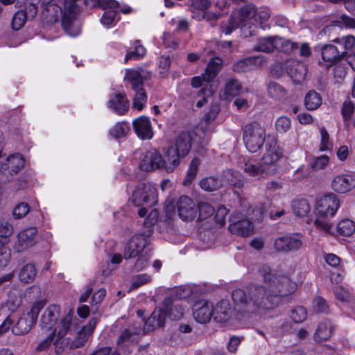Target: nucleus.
Instances as JSON below:
<instances>
[{"label":"nucleus","instance_id":"obj_45","mask_svg":"<svg viewBox=\"0 0 355 355\" xmlns=\"http://www.w3.org/2000/svg\"><path fill=\"white\" fill-rule=\"evenodd\" d=\"M146 54V49L139 44V42H136L134 51L128 52L125 57V62H127L131 60H138L142 58Z\"/></svg>","mask_w":355,"mask_h":355},{"label":"nucleus","instance_id":"obj_39","mask_svg":"<svg viewBox=\"0 0 355 355\" xmlns=\"http://www.w3.org/2000/svg\"><path fill=\"white\" fill-rule=\"evenodd\" d=\"M334 42L338 44L337 47L340 49V52H344L343 55L344 57L347 54V51L351 50L355 45V37L349 35L340 38H336Z\"/></svg>","mask_w":355,"mask_h":355},{"label":"nucleus","instance_id":"obj_8","mask_svg":"<svg viewBox=\"0 0 355 355\" xmlns=\"http://www.w3.org/2000/svg\"><path fill=\"white\" fill-rule=\"evenodd\" d=\"M302 236L297 234H286L274 241V248L277 252H295L302 245Z\"/></svg>","mask_w":355,"mask_h":355},{"label":"nucleus","instance_id":"obj_60","mask_svg":"<svg viewBox=\"0 0 355 355\" xmlns=\"http://www.w3.org/2000/svg\"><path fill=\"white\" fill-rule=\"evenodd\" d=\"M73 315V310L71 309L69 311L68 313L65 315V317L62 320V329L59 332H62V335L65 334L67 331L70 329Z\"/></svg>","mask_w":355,"mask_h":355},{"label":"nucleus","instance_id":"obj_50","mask_svg":"<svg viewBox=\"0 0 355 355\" xmlns=\"http://www.w3.org/2000/svg\"><path fill=\"white\" fill-rule=\"evenodd\" d=\"M307 317V312L304 307L296 306L291 311V318L296 323L302 322Z\"/></svg>","mask_w":355,"mask_h":355},{"label":"nucleus","instance_id":"obj_62","mask_svg":"<svg viewBox=\"0 0 355 355\" xmlns=\"http://www.w3.org/2000/svg\"><path fill=\"white\" fill-rule=\"evenodd\" d=\"M45 305L46 300H40L39 301L35 302L32 306L31 309L27 312L31 315L33 316L35 319L37 320L39 313L44 307Z\"/></svg>","mask_w":355,"mask_h":355},{"label":"nucleus","instance_id":"obj_44","mask_svg":"<svg viewBox=\"0 0 355 355\" xmlns=\"http://www.w3.org/2000/svg\"><path fill=\"white\" fill-rule=\"evenodd\" d=\"M147 94L145 90H138L133 97L132 107L141 111L147 103Z\"/></svg>","mask_w":355,"mask_h":355},{"label":"nucleus","instance_id":"obj_14","mask_svg":"<svg viewBox=\"0 0 355 355\" xmlns=\"http://www.w3.org/2000/svg\"><path fill=\"white\" fill-rule=\"evenodd\" d=\"M132 127L135 133L140 139L148 140L153 138V127L148 116H141L133 120Z\"/></svg>","mask_w":355,"mask_h":355},{"label":"nucleus","instance_id":"obj_2","mask_svg":"<svg viewBox=\"0 0 355 355\" xmlns=\"http://www.w3.org/2000/svg\"><path fill=\"white\" fill-rule=\"evenodd\" d=\"M196 137L195 132L189 130L182 131L177 135L173 144L166 150L169 170H175L180 164V159L188 155Z\"/></svg>","mask_w":355,"mask_h":355},{"label":"nucleus","instance_id":"obj_58","mask_svg":"<svg viewBox=\"0 0 355 355\" xmlns=\"http://www.w3.org/2000/svg\"><path fill=\"white\" fill-rule=\"evenodd\" d=\"M211 6L210 0H191L189 10L193 12L195 10L204 11Z\"/></svg>","mask_w":355,"mask_h":355},{"label":"nucleus","instance_id":"obj_33","mask_svg":"<svg viewBox=\"0 0 355 355\" xmlns=\"http://www.w3.org/2000/svg\"><path fill=\"white\" fill-rule=\"evenodd\" d=\"M165 315L161 311H154L145 321L144 329L150 331L155 327H162L164 325Z\"/></svg>","mask_w":355,"mask_h":355},{"label":"nucleus","instance_id":"obj_64","mask_svg":"<svg viewBox=\"0 0 355 355\" xmlns=\"http://www.w3.org/2000/svg\"><path fill=\"white\" fill-rule=\"evenodd\" d=\"M327 217L328 216H320L318 215L317 218L314 221L315 225L317 227H318L321 230H323L326 232L330 230L331 225L327 221Z\"/></svg>","mask_w":355,"mask_h":355},{"label":"nucleus","instance_id":"obj_12","mask_svg":"<svg viewBox=\"0 0 355 355\" xmlns=\"http://www.w3.org/2000/svg\"><path fill=\"white\" fill-rule=\"evenodd\" d=\"M42 21L44 24L51 25L57 22L61 15H64L62 7L59 1H51L48 3H43L42 1Z\"/></svg>","mask_w":355,"mask_h":355},{"label":"nucleus","instance_id":"obj_28","mask_svg":"<svg viewBox=\"0 0 355 355\" xmlns=\"http://www.w3.org/2000/svg\"><path fill=\"white\" fill-rule=\"evenodd\" d=\"M37 232V230L35 227H30L19 233L18 241L21 250L28 248L35 244Z\"/></svg>","mask_w":355,"mask_h":355},{"label":"nucleus","instance_id":"obj_63","mask_svg":"<svg viewBox=\"0 0 355 355\" xmlns=\"http://www.w3.org/2000/svg\"><path fill=\"white\" fill-rule=\"evenodd\" d=\"M239 27V23L236 19L234 17H230L228 23L221 27L222 32L225 35L231 34L233 31Z\"/></svg>","mask_w":355,"mask_h":355},{"label":"nucleus","instance_id":"obj_24","mask_svg":"<svg viewBox=\"0 0 355 355\" xmlns=\"http://www.w3.org/2000/svg\"><path fill=\"white\" fill-rule=\"evenodd\" d=\"M223 64L222 60L218 57H214L207 64L203 73L204 81L209 83L212 82L221 70Z\"/></svg>","mask_w":355,"mask_h":355},{"label":"nucleus","instance_id":"obj_22","mask_svg":"<svg viewBox=\"0 0 355 355\" xmlns=\"http://www.w3.org/2000/svg\"><path fill=\"white\" fill-rule=\"evenodd\" d=\"M241 168L245 173L251 177L259 178L270 175L261 161L256 162L250 159L245 161Z\"/></svg>","mask_w":355,"mask_h":355},{"label":"nucleus","instance_id":"obj_42","mask_svg":"<svg viewBox=\"0 0 355 355\" xmlns=\"http://www.w3.org/2000/svg\"><path fill=\"white\" fill-rule=\"evenodd\" d=\"M141 332L140 328L129 327L125 329L117 339L118 345H125L133 340V337Z\"/></svg>","mask_w":355,"mask_h":355},{"label":"nucleus","instance_id":"obj_1","mask_svg":"<svg viewBox=\"0 0 355 355\" xmlns=\"http://www.w3.org/2000/svg\"><path fill=\"white\" fill-rule=\"evenodd\" d=\"M258 272L263 282L262 286L251 285L233 291L232 298L241 311L257 313L261 309H270L277 303L279 296L293 292L294 286L285 275L273 272L267 265L261 266Z\"/></svg>","mask_w":355,"mask_h":355},{"label":"nucleus","instance_id":"obj_6","mask_svg":"<svg viewBox=\"0 0 355 355\" xmlns=\"http://www.w3.org/2000/svg\"><path fill=\"white\" fill-rule=\"evenodd\" d=\"M265 148L266 152L262 157L261 162L269 172V174L272 175L277 171V163L282 156V152L275 139L268 141Z\"/></svg>","mask_w":355,"mask_h":355},{"label":"nucleus","instance_id":"obj_52","mask_svg":"<svg viewBox=\"0 0 355 355\" xmlns=\"http://www.w3.org/2000/svg\"><path fill=\"white\" fill-rule=\"evenodd\" d=\"M30 211V207L27 202H20L17 204L12 211L13 216L16 219H19L25 216Z\"/></svg>","mask_w":355,"mask_h":355},{"label":"nucleus","instance_id":"obj_35","mask_svg":"<svg viewBox=\"0 0 355 355\" xmlns=\"http://www.w3.org/2000/svg\"><path fill=\"white\" fill-rule=\"evenodd\" d=\"M130 132V125L126 121L116 123L110 130V135L115 139H119L127 136Z\"/></svg>","mask_w":355,"mask_h":355},{"label":"nucleus","instance_id":"obj_46","mask_svg":"<svg viewBox=\"0 0 355 355\" xmlns=\"http://www.w3.org/2000/svg\"><path fill=\"white\" fill-rule=\"evenodd\" d=\"M327 155H321L309 161V166L314 171L323 169L329 163Z\"/></svg>","mask_w":355,"mask_h":355},{"label":"nucleus","instance_id":"obj_59","mask_svg":"<svg viewBox=\"0 0 355 355\" xmlns=\"http://www.w3.org/2000/svg\"><path fill=\"white\" fill-rule=\"evenodd\" d=\"M228 214V210L224 206H220L218 208L214 216V220L220 226H223L225 224V217Z\"/></svg>","mask_w":355,"mask_h":355},{"label":"nucleus","instance_id":"obj_30","mask_svg":"<svg viewBox=\"0 0 355 355\" xmlns=\"http://www.w3.org/2000/svg\"><path fill=\"white\" fill-rule=\"evenodd\" d=\"M262 62V58L260 56H252L242 59L235 63L232 69L234 71L238 73L246 72L252 69L257 64V62Z\"/></svg>","mask_w":355,"mask_h":355},{"label":"nucleus","instance_id":"obj_27","mask_svg":"<svg viewBox=\"0 0 355 355\" xmlns=\"http://www.w3.org/2000/svg\"><path fill=\"white\" fill-rule=\"evenodd\" d=\"M333 327L329 320L321 322L314 334L313 339L317 343H322L327 340L332 335Z\"/></svg>","mask_w":355,"mask_h":355},{"label":"nucleus","instance_id":"obj_53","mask_svg":"<svg viewBox=\"0 0 355 355\" xmlns=\"http://www.w3.org/2000/svg\"><path fill=\"white\" fill-rule=\"evenodd\" d=\"M55 336V331H53L46 338L42 340L38 343L35 348V351L37 352H46L49 347L51 345Z\"/></svg>","mask_w":355,"mask_h":355},{"label":"nucleus","instance_id":"obj_3","mask_svg":"<svg viewBox=\"0 0 355 355\" xmlns=\"http://www.w3.org/2000/svg\"><path fill=\"white\" fill-rule=\"evenodd\" d=\"M265 138V129L259 123L253 121L245 126L243 132V139L246 148L250 152H257L263 145Z\"/></svg>","mask_w":355,"mask_h":355},{"label":"nucleus","instance_id":"obj_49","mask_svg":"<svg viewBox=\"0 0 355 355\" xmlns=\"http://www.w3.org/2000/svg\"><path fill=\"white\" fill-rule=\"evenodd\" d=\"M354 105L351 101H345L343 104L341 114L346 125L349 123L352 114L354 111Z\"/></svg>","mask_w":355,"mask_h":355},{"label":"nucleus","instance_id":"obj_11","mask_svg":"<svg viewBox=\"0 0 355 355\" xmlns=\"http://www.w3.org/2000/svg\"><path fill=\"white\" fill-rule=\"evenodd\" d=\"M176 209L180 218L184 221L193 220L198 213L195 202L186 196L180 197L177 202Z\"/></svg>","mask_w":355,"mask_h":355},{"label":"nucleus","instance_id":"obj_13","mask_svg":"<svg viewBox=\"0 0 355 355\" xmlns=\"http://www.w3.org/2000/svg\"><path fill=\"white\" fill-rule=\"evenodd\" d=\"M192 309L193 318L202 324L209 322L214 314L213 303L206 300L195 302Z\"/></svg>","mask_w":355,"mask_h":355},{"label":"nucleus","instance_id":"obj_9","mask_svg":"<svg viewBox=\"0 0 355 355\" xmlns=\"http://www.w3.org/2000/svg\"><path fill=\"white\" fill-rule=\"evenodd\" d=\"M339 206V200L334 193L324 195L317 201V215L320 216H333Z\"/></svg>","mask_w":355,"mask_h":355},{"label":"nucleus","instance_id":"obj_23","mask_svg":"<svg viewBox=\"0 0 355 355\" xmlns=\"http://www.w3.org/2000/svg\"><path fill=\"white\" fill-rule=\"evenodd\" d=\"M24 159L20 155L17 154L8 157L7 163L1 164L0 171L6 175V171L8 170V173L12 175L17 173L24 166Z\"/></svg>","mask_w":355,"mask_h":355},{"label":"nucleus","instance_id":"obj_25","mask_svg":"<svg viewBox=\"0 0 355 355\" xmlns=\"http://www.w3.org/2000/svg\"><path fill=\"white\" fill-rule=\"evenodd\" d=\"M340 49L333 44H327L322 48V58L329 65L335 64L340 60L344 52L340 53Z\"/></svg>","mask_w":355,"mask_h":355},{"label":"nucleus","instance_id":"obj_7","mask_svg":"<svg viewBox=\"0 0 355 355\" xmlns=\"http://www.w3.org/2000/svg\"><path fill=\"white\" fill-rule=\"evenodd\" d=\"M22 5L23 8L17 11L12 19L11 26L15 31L21 29L27 20L33 19L38 11L37 6L35 3L26 1Z\"/></svg>","mask_w":355,"mask_h":355},{"label":"nucleus","instance_id":"obj_48","mask_svg":"<svg viewBox=\"0 0 355 355\" xmlns=\"http://www.w3.org/2000/svg\"><path fill=\"white\" fill-rule=\"evenodd\" d=\"M313 307L317 313H328L329 312V306L327 302L322 297H317L313 300Z\"/></svg>","mask_w":355,"mask_h":355},{"label":"nucleus","instance_id":"obj_34","mask_svg":"<svg viewBox=\"0 0 355 355\" xmlns=\"http://www.w3.org/2000/svg\"><path fill=\"white\" fill-rule=\"evenodd\" d=\"M322 104V97L315 90H310L304 98V105L309 110H314Z\"/></svg>","mask_w":355,"mask_h":355},{"label":"nucleus","instance_id":"obj_5","mask_svg":"<svg viewBox=\"0 0 355 355\" xmlns=\"http://www.w3.org/2000/svg\"><path fill=\"white\" fill-rule=\"evenodd\" d=\"M132 202L137 207H153L157 203V190L150 184L137 185L132 196Z\"/></svg>","mask_w":355,"mask_h":355},{"label":"nucleus","instance_id":"obj_21","mask_svg":"<svg viewBox=\"0 0 355 355\" xmlns=\"http://www.w3.org/2000/svg\"><path fill=\"white\" fill-rule=\"evenodd\" d=\"M60 312L59 306L55 304L49 306L41 317L40 325L42 328L51 329L58 320Z\"/></svg>","mask_w":355,"mask_h":355},{"label":"nucleus","instance_id":"obj_37","mask_svg":"<svg viewBox=\"0 0 355 355\" xmlns=\"http://www.w3.org/2000/svg\"><path fill=\"white\" fill-rule=\"evenodd\" d=\"M292 208L296 216L304 217L310 211L311 207L307 200L302 198L293 200Z\"/></svg>","mask_w":355,"mask_h":355},{"label":"nucleus","instance_id":"obj_57","mask_svg":"<svg viewBox=\"0 0 355 355\" xmlns=\"http://www.w3.org/2000/svg\"><path fill=\"white\" fill-rule=\"evenodd\" d=\"M256 10L254 6L247 5L243 7L240 11V18L241 21L250 19L255 17Z\"/></svg>","mask_w":355,"mask_h":355},{"label":"nucleus","instance_id":"obj_51","mask_svg":"<svg viewBox=\"0 0 355 355\" xmlns=\"http://www.w3.org/2000/svg\"><path fill=\"white\" fill-rule=\"evenodd\" d=\"M69 343V340L62 335V332H58L56 339L53 342L55 345V352L57 354L62 353L65 347Z\"/></svg>","mask_w":355,"mask_h":355},{"label":"nucleus","instance_id":"obj_56","mask_svg":"<svg viewBox=\"0 0 355 355\" xmlns=\"http://www.w3.org/2000/svg\"><path fill=\"white\" fill-rule=\"evenodd\" d=\"M151 281V277L148 274H140L135 277L132 282L130 288L136 289Z\"/></svg>","mask_w":355,"mask_h":355},{"label":"nucleus","instance_id":"obj_32","mask_svg":"<svg viewBox=\"0 0 355 355\" xmlns=\"http://www.w3.org/2000/svg\"><path fill=\"white\" fill-rule=\"evenodd\" d=\"M277 36H270L259 39L257 44L254 47L256 51H262L265 53L272 52L277 49Z\"/></svg>","mask_w":355,"mask_h":355},{"label":"nucleus","instance_id":"obj_43","mask_svg":"<svg viewBox=\"0 0 355 355\" xmlns=\"http://www.w3.org/2000/svg\"><path fill=\"white\" fill-rule=\"evenodd\" d=\"M337 231L342 236H349L355 231V223L349 219L343 220L338 224Z\"/></svg>","mask_w":355,"mask_h":355},{"label":"nucleus","instance_id":"obj_16","mask_svg":"<svg viewBox=\"0 0 355 355\" xmlns=\"http://www.w3.org/2000/svg\"><path fill=\"white\" fill-rule=\"evenodd\" d=\"M331 187L337 193H347L355 187V178L351 174L337 175L334 178Z\"/></svg>","mask_w":355,"mask_h":355},{"label":"nucleus","instance_id":"obj_31","mask_svg":"<svg viewBox=\"0 0 355 355\" xmlns=\"http://www.w3.org/2000/svg\"><path fill=\"white\" fill-rule=\"evenodd\" d=\"M225 182L230 186L240 189L243 186L241 175L233 169H226L222 173V182Z\"/></svg>","mask_w":355,"mask_h":355},{"label":"nucleus","instance_id":"obj_40","mask_svg":"<svg viewBox=\"0 0 355 355\" xmlns=\"http://www.w3.org/2000/svg\"><path fill=\"white\" fill-rule=\"evenodd\" d=\"M277 49L286 53H293L299 49L298 44L291 40L277 37Z\"/></svg>","mask_w":355,"mask_h":355},{"label":"nucleus","instance_id":"obj_38","mask_svg":"<svg viewBox=\"0 0 355 355\" xmlns=\"http://www.w3.org/2000/svg\"><path fill=\"white\" fill-rule=\"evenodd\" d=\"M36 270L34 265L28 263L25 265L19 272V279L20 282L25 284L32 282L36 276Z\"/></svg>","mask_w":355,"mask_h":355},{"label":"nucleus","instance_id":"obj_55","mask_svg":"<svg viewBox=\"0 0 355 355\" xmlns=\"http://www.w3.org/2000/svg\"><path fill=\"white\" fill-rule=\"evenodd\" d=\"M291 125V121L289 118L286 116H281L278 118L275 123L277 131L281 133L286 132Z\"/></svg>","mask_w":355,"mask_h":355},{"label":"nucleus","instance_id":"obj_20","mask_svg":"<svg viewBox=\"0 0 355 355\" xmlns=\"http://www.w3.org/2000/svg\"><path fill=\"white\" fill-rule=\"evenodd\" d=\"M151 76V73L143 69L138 70L126 69L124 80L130 83L132 88L141 87L144 80Z\"/></svg>","mask_w":355,"mask_h":355},{"label":"nucleus","instance_id":"obj_26","mask_svg":"<svg viewBox=\"0 0 355 355\" xmlns=\"http://www.w3.org/2000/svg\"><path fill=\"white\" fill-rule=\"evenodd\" d=\"M232 313L230 304L226 300H221L214 307L213 317L216 322H225L228 320Z\"/></svg>","mask_w":355,"mask_h":355},{"label":"nucleus","instance_id":"obj_29","mask_svg":"<svg viewBox=\"0 0 355 355\" xmlns=\"http://www.w3.org/2000/svg\"><path fill=\"white\" fill-rule=\"evenodd\" d=\"M252 229V224L247 219L234 222L229 225V230L232 234L244 237L248 236Z\"/></svg>","mask_w":355,"mask_h":355},{"label":"nucleus","instance_id":"obj_15","mask_svg":"<svg viewBox=\"0 0 355 355\" xmlns=\"http://www.w3.org/2000/svg\"><path fill=\"white\" fill-rule=\"evenodd\" d=\"M129 101L125 94L117 92L110 96L107 107L119 115L125 114L129 110Z\"/></svg>","mask_w":355,"mask_h":355},{"label":"nucleus","instance_id":"obj_54","mask_svg":"<svg viewBox=\"0 0 355 355\" xmlns=\"http://www.w3.org/2000/svg\"><path fill=\"white\" fill-rule=\"evenodd\" d=\"M90 335V334L82 328V329L78 333L76 338L72 342L71 347L78 348L83 346L87 340L89 336Z\"/></svg>","mask_w":355,"mask_h":355},{"label":"nucleus","instance_id":"obj_47","mask_svg":"<svg viewBox=\"0 0 355 355\" xmlns=\"http://www.w3.org/2000/svg\"><path fill=\"white\" fill-rule=\"evenodd\" d=\"M199 216L202 219H205L214 214L215 209L207 202H200L197 206Z\"/></svg>","mask_w":355,"mask_h":355},{"label":"nucleus","instance_id":"obj_19","mask_svg":"<svg viewBox=\"0 0 355 355\" xmlns=\"http://www.w3.org/2000/svg\"><path fill=\"white\" fill-rule=\"evenodd\" d=\"M98 6L105 11L101 19V21L104 25H111L115 20L116 12L114 10L119 6V3L115 0H99Z\"/></svg>","mask_w":355,"mask_h":355},{"label":"nucleus","instance_id":"obj_18","mask_svg":"<svg viewBox=\"0 0 355 355\" xmlns=\"http://www.w3.org/2000/svg\"><path fill=\"white\" fill-rule=\"evenodd\" d=\"M37 320L28 312H24L18 319L17 323L12 328L15 335H24L28 333L36 324Z\"/></svg>","mask_w":355,"mask_h":355},{"label":"nucleus","instance_id":"obj_36","mask_svg":"<svg viewBox=\"0 0 355 355\" xmlns=\"http://www.w3.org/2000/svg\"><path fill=\"white\" fill-rule=\"evenodd\" d=\"M200 187L209 192L215 191L223 187L222 180L214 176H209L202 179L200 182Z\"/></svg>","mask_w":355,"mask_h":355},{"label":"nucleus","instance_id":"obj_17","mask_svg":"<svg viewBox=\"0 0 355 355\" xmlns=\"http://www.w3.org/2000/svg\"><path fill=\"white\" fill-rule=\"evenodd\" d=\"M286 71L293 82L300 84L305 79L307 67L302 62L289 60L287 62Z\"/></svg>","mask_w":355,"mask_h":355},{"label":"nucleus","instance_id":"obj_61","mask_svg":"<svg viewBox=\"0 0 355 355\" xmlns=\"http://www.w3.org/2000/svg\"><path fill=\"white\" fill-rule=\"evenodd\" d=\"M10 259V253L8 249L3 246L0 245V268L5 267L8 265Z\"/></svg>","mask_w":355,"mask_h":355},{"label":"nucleus","instance_id":"obj_10","mask_svg":"<svg viewBox=\"0 0 355 355\" xmlns=\"http://www.w3.org/2000/svg\"><path fill=\"white\" fill-rule=\"evenodd\" d=\"M148 243V238L142 234L134 235L127 243L124 250V258L125 259L137 257L143 254V252Z\"/></svg>","mask_w":355,"mask_h":355},{"label":"nucleus","instance_id":"obj_41","mask_svg":"<svg viewBox=\"0 0 355 355\" xmlns=\"http://www.w3.org/2000/svg\"><path fill=\"white\" fill-rule=\"evenodd\" d=\"M200 164V160L198 157H194L191 160L187 173V175L183 180V184L184 186L191 184V182L194 180L197 175Z\"/></svg>","mask_w":355,"mask_h":355},{"label":"nucleus","instance_id":"obj_4","mask_svg":"<svg viewBox=\"0 0 355 355\" xmlns=\"http://www.w3.org/2000/svg\"><path fill=\"white\" fill-rule=\"evenodd\" d=\"M165 157L163 158L160 153L152 149L142 154L139 162V167L144 171H152L156 169H164L166 172L171 173L174 170L168 168V156L166 151L164 153Z\"/></svg>","mask_w":355,"mask_h":355}]
</instances>
